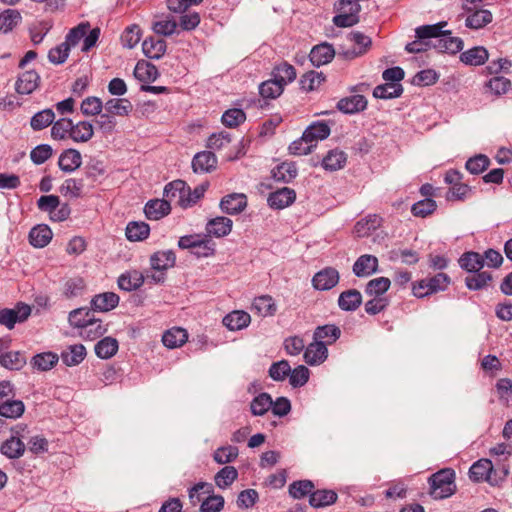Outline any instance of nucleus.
Listing matches in <instances>:
<instances>
[{"label": "nucleus", "mask_w": 512, "mask_h": 512, "mask_svg": "<svg viewBox=\"0 0 512 512\" xmlns=\"http://www.w3.org/2000/svg\"><path fill=\"white\" fill-rule=\"evenodd\" d=\"M455 473L452 469H443L429 478L430 494L434 499H445L455 493Z\"/></svg>", "instance_id": "f257e3e1"}, {"label": "nucleus", "mask_w": 512, "mask_h": 512, "mask_svg": "<svg viewBox=\"0 0 512 512\" xmlns=\"http://www.w3.org/2000/svg\"><path fill=\"white\" fill-rule=\"evenodd\" d=\"M446 26V22H439L434 25H423L416 28V40L408 43L405 50L409 53H419L433 47V36H437L441 32V28Z\"/></svg>", "instance_id": "f03ea898"}, {"label": "nucleus", "mask_w": 512, "mask_h": 512, "mask_svg": "<svg viewBox=\"0 0 512 512\" xmlns=\"http://www.w3.org/2000/svg\"><path fill=\"white\" fill-rule=\"evenodd\" d=\"M31 315V307L24 303H17L14 308L0 309V325L11 330L16 323L25 322Z\"/></svg>", "instance_id": "7ed1b4c3"}, {"label": "nucleus", "mask_w": 512, "mask_h": 512, "mask_svg": "<svg viewBox=\"0 0 512 512\" xmlns=\"http://www.w3.org/2000/svg\"><path fill=\"white\" fill-rule=\"evenodd\" d=\"M495 475L496 471H494L493 464L489 459L478 460L469 470L470 479L475 482L487 481L492 485H496L498 479L494 477Z\"/></svg>", "instance_id": "20e7f679"}, {"label": "nucleus", "mask_w": 512, "mask_h": 512, "mask_svg": "<svg viewBox=\"0 0 512 512\" xmlns=\"http://www.w3.org/2000/svg\"><path fill=\"white\" fill-rule=\"evenodd\" d=\"M432 46L439 52L455 54L462 50L463 41L459 37L451 35L450 31H443L437 36H433Z\"/></svg>", "instance_id": "39448f33"}, {"label": "nucleus", "mask_w": 512, "mask_h": 512, "mask_svg": "<svg viewBox=\"0 0 512 512\" xmlns=\"http://www.w3.org/2000/svg\"><path fill=\"white\" fill-rule=\"evenodd\" d=\"M340 275L336 268L325 267L318 271L312 278V285L316 290L327 291L339 283Z\"/></svg>", "instance_id": "423d86ee"}, {"label": "nucleus", "mask_w": 512, "mask_h": 512, "mask_svg": "<svg viewBox=\"0 0 512 512\" xmlns=\"http://www.w3.org/2000/svg\"><path fill=\"white\" fill-rule=\"evenodd\" d=\"M24 428L17 426L12 430L13 435L1 445V453L10 459H18L25 452V444L20 437H23Z\"/></svg>", "instance_id": "0eeeda50"}, {"label": "nucleus", "mask_w": 512, "mask_h": 512, "mask_svg": "<svg viewBox=\"0 0 512 512\" xmlns=\"http://www.w3.org/2000/svg\"><path fill=\"white\" fill-rule=\"evenodd\" d=\"M348 40L353 44L351 50L345 52L348 58H355L365 54L371 47V38L359 31H353L348 35Z\"/></svg>", "instance_id": "6e6552de"}, {"label": "nucleus", "mask_w": 512, "mask_h": 512, "mask_svg": "<svg viewBox=\"0 0 512 512\" xmlns=\"http://www.w3.org/2000/svg\"><path fill=\"white\" fill-rule=\"evenodd\" d=\"M328 356V349L324 342L314 340L304 351V360L308 365L314 366L323 363Z\"/></svg>", "instance_id": "1a4fd4ad"}, {"label": "nucleus", "mask_w": 512, "mask_h": 512, "mask_svg": "<svg viewBox=\"0 0 512 512\" xmlns=\"http://www.w3.org/2000/svg\"><path fill=\"white\" fill-rule=\"evenodd\" d=\"M217 167V158L211 151L198 152L192 159V169L195 173H210Z\"/></svg>", "instance_id": "9d476101"}, {"label": "nucleus", "mask_w": 512, "mask_h": 512, "mask_svg": "<svg viewBox=\"0 0 512 512\" xmlns=\"http://www.w3.org/2000/svg\"><path fill=\"white\" fill-rule=\"evenodd\" d=\"M39 83L40 76L36 71H25L18 77L15 89L18 94L28 95L38 88Z\"/></svg>", "instance_id": "9b49d317"}, {"label": "nucleus", "mask_w": 512, "mask_h": 512, "mask_svg": "<svg viewBox=\"0 0 512 512\" xmlns=\"http://www.w3.org/2000/svg\"><path fill=\"white\" fill-rule=\"evenodd\" d=\"M220 207L227 214L241 213L247 207V197L243 193H232L222 198Z\"/></svg>", "instance_id": "f8f14e48"}, {"label": "nucleus", "mask_w": 512, "mask_h": 512, "mask_svg": "<svg viewBox=\"0 0 512 512\" xmlns=\"http://www.w3.org/2000/svg\"><path fill=\"white\" fill-rule=\"evenodd\" d=\"M378 270V259L374 255H361L353 264V273L357 277H368Z\"/></svg>", "instance_id": "ddd939ff"}, {"label": "nucleus", "mask_w": 512, "mask_h": 512, "mask_svg": "<svg viewBox=\"0 0 512 512\" xmlns=\"http://www.w3.org/2000/svg\"><path fill=\"white\" fill-rule=\"evenodd\" d=\"M296 199V193L293 189L284 187L270 193L268 205L273 209H284L291 205Z\"/></svg>", "instance_id": "4468645a"}, {"label": "nucleus", "mask_w": 512, "mask_h": 512, "mask_svg": "<svg viewBox=\"0 0 512 512\" xmlns=\"http://www.w3.org/2000/svg\"><path fill=\"white\" fill-rule=\"evenodd\" d=\"M334 56L333 46L326 42L314 46L309 54L310 61L317 67L331 62Z\"/></svg>", "instance_id": "2eb2a0df"}, {"label": "nucleus", "mask_w": 512, "mask_h": 512, "mask_svg": "<svg viewBox=\"0 0 512 512\" xmlns=\"http://www.w3.org/2000/svg\"><path fill=\"white\" fill-rule=\"evenodd\" d=\"M233 222L230 218L220 216L213 218L206 224V232L208 236L217 238L228 235L232 230Z\"/></svg>", "instance_id": "dca6fc26"}, {"label": "nucleus", "mask_w": 512, "mask_h": 512, "mask_svg": "<svg viewBox=\"0 0 512 512\" xmlns=\"http://www.w3.org/2000/svg\"><path fill=\"white\" fill-rule=\"evenodd\" d=\"M82 164L81 153L76 149L64 150L58 159L59 168L64 172H73Z\"/></svg>", "instance_id": "f3484780"}, {"label": "nucleus", "mask_w": 512, "mask_h": 512, "mask_svg": "<svg viewBox=\"0 0 512 512\" xmlns=\"http://www.w3.org/2000/svg\"><path fill=\"white\" fill-rule=\"evenodd\" d=\"M176 256L172 250L157 251L150 257L151 268L158 271L164 272L175 265Z\"/></svg>", "instance_id": "a211bd4d"}, {"label": "nucleus", "mask_w": 512, "mask_h": 512, "mask_svg": "<svg viewBox=\"0 0 512 512\" xmlns=\"http://www.w3.org/2000/svg\"><path fill=\"white\" fill-rule=\"evenodd\" d=\"M367 100L363 95H352L342 98L337 103V108L346 114H355L365 110Z\"/></svg>", "instance_id": "6ab92c4d"}, {"label": "nucleus", "mask_w": 512, "mask_h": 512, "mask_svg": "<svg viewBox=\"0 0 512 512\" xmlns=\"http://www.w3.org/2000/svg\"><path fill=\"white\" fill-rule=\"evenodd\" d=\"M347 162V154L338 149H332L327 152V154L323 157L321 166L326 171H337L342 169Z\"/></svg>", "instance_id": "aec40b11"}, {"label": "nucleus", "mask_w": 512, "mask_h": 512, "mask_svg": "<svg viewBox=\"0 0 512 512\" xmlns=\"http://www.w3.org/2000/svg\"><path fill=\"white\" fill-rule=\"evenodd\" d=\"M171 205L168 200L154 199L147 202L144 208L145 215L150 220H159L168 215Z\"/></svg>", "instance_id": "412c9836"}, {"label": "nucleus", "mask_w": 512, "mask_h": 512, "mask_svg": "<svg viewBox=\"0 0 512 512\" xmlns=\"http://www.w3.org/2000/svg\"><path fill=\"white\" fill-rule=\"evenodd\" d=\"M61 360L66 366H76L86 357V348L82 344L68 346L61 352Z\"/></svg>", "instance_id": "4be33fe9"}, {"label": "nucleus", "mask_w": 512, "mask_h": 512, "mask_svg": "<svg viewBox=\"0 0 512 512\" xmlns=\"http://www.w3.org/2000/svg\"><path fill=\"white\" fill-rule=\"evenodd\" d=\"M336 9L340 12V14L334 16L333 23L337 27H350L357 23L358 17L357 14L359 11H352V7L348 5H340L338 1L336 3Z\"/></svg>", "instance_id": "5701e85b"}, {"label": "nucleus", "mask_w": 512, "mask_h": 512, "mask_svg": "<svg viewBox=\"0 0 512 512\" xmlns=\"http://www.w3.org/2000/svg\"><path fill=\"white\" fill-rule=\"evenodd\" d=\"M251 322L250 315L241 310L233 311L223 318V324L231 331L246 328Z\"/></svg>", "instance_id": "b1692460"}, {"label": "nucleus", "mask_w": 512, "mask_h": 512, "mask_svg": "<svg viewBox=\"0 0 512 512\" xmlns=\"http://www.w3.org/2000/svg\"><path fill=\"white\" fill-rule=\"evenodd\" d=\"M362 303V295L356 289L343 291L338 297V306L343 311H355Z\"/></svg>", "instance_id": "393cba45"}, {"label": "nucleus", "mask_w": 512, "mask_h": 512, "mask_svg": "<svg viewBox=\"0 0 512 512\" xmlns=\"http://www.w3.org/2000/svg\"><path fill=\"white\" fill-rule=\"evenodd\" d=\"M493 15L491 11L487 9H478L470 12L466 19L465 25L470 29H481L491 23Z\"/></svg>", "instance_id": "a878e982"}, {"label": "nucleus", "mask_w": 512, "mask_h": 512, "mask_svg": "<svg viewBox=\"0 0 512 512\" xmlns=\"http://www.w3.org/2000/svg\"><path fill=\"white\" fill-rule=\"evenodd\" d=\"M119 303V296L113 292H105L94 296L91 305L94 310L107 312L114 309Z\"/></svg>", "instance_id": "bb28decb"}, {"label": "nucleus", "mask_w": 512, "mask_h": 512, "mask_svg": "<svg viewBox=\"0 0 512 512\" xmlns=\"http://www.w3.org/2000/svg\"><path fill=\"white\" fill-rule=\"evenodd\" d=\"M142 50L150 59H160L166 52V42L160 38L149 37L142 43Z\"/></svg>", "instance_id": "cd10ccee"}, {"label": "nucleus", "mask_w": 512, "mask_h": 512, "mask_svg": "<svg viewBox=\"0 0 512 512\" xmlns=\"http://www.w3.org/2000/svg\"><path fill=\"white\" fill-rule=\"evenodd\" d=\"M188 340V333L185 329L174 327L166 331L162 336L164 346L169 349L181 347Z\"/></svg>", "instance_id": "c85d7f7f"}, {"label": "nucleus", "mask_w": 512, "mask_h": 512, "mask_svg": "<svg viewBox=\"0 0 512 512\" xmlns=\"http://www.w3.org/2000/svg\"><path fill=\"white\" fill-rule=\"evenodd\" d=\"M489 58L488 51L482 46H476L467 51L463 52L460 55V60L466 64L471 66H479L484 64Z\"/></svg>", "instance_id": "c756f323"}, {"label": "nucleus", "mask_w": 512, "mask_h": 512, "mask_svg": "<svg viewBox=\"0 0 512 512\" xmlns=\"http://www.w3.org/2000/svg\"><path fill=\"white\" fill-rule=\"evenodd\" d=\"M381 225V218L376 214H371L359 220L354 226V233L357 237L368 236Z\"/></svg>", "instance_id": "7c9ffc66"}, {"label": "nucleus", "mask_w": 512, "mask_h": 512, "mask_svg": "<svg viewBox=\"0 0 512 512\" xmlns=\"http://www.w3.org/2000/svg\"><path fill=\"white\" fill-rule=\"evenodd\" d=\"M53 233L47 225H38L29 233L30 244L37 248L45 247L52 239Z\"/></svg>", "instance_id": "2f4dec72"}, {"label": "nucleus", "mask_w": 512, "mask_h": 512, "mask_svg": "<svg viewBox=\"0 0 512 512\" xmlns=\"http://www.w3.org/2000/svg\"><path fill=\"white\" fill-rule=\"evenodd\" d=\"M330 134V127L324 122H316L310 125L303 133L304 140H308L310 144H314L319 140L326 139Z\"/></svg>", "instance_id": "473e14b6"}, {"label": "nucleus", "mask_w": 512, "mask_h": 512, "mask_svg": "<svg viewBox=\"0 0 512 512\" xmlns=\"http://www.w3.org/2000/svg\"><path fill=\"white\" fill-rule=\"evenodd\" d=\"M341 335V330L339 327L329 324L324 326H319L315 329L313 338L317 341H322L327 345H331L339 339Z\"/></svg>", "instance_id": "72a5a7b5"}, {"label": "nucleus", "mask_w": 512, "mask_h": 512, "mask_svg": "<svg viewBox=\"0 0 512 512\" xmlns=\"http://www.w3.org/2000/svg\"><path fill=\"white\" fill-rule=\"evenodd\" d=\"M251 309L260 316L266 317L273 316L276 313L277 307L271 296L263 295L254 299Z\"/></svg>", "instance_id": "f704fd0d"}, {"label": "nucleus", "mask_w": 512, "mask_h": 512, "mask_svg": "<svg viewBox=\"0 0 512 512\" xmlns=\"http://www.w3.org/2000/svg\"><path fill=\"white\" fill-rule=\"evenodd\" d=\"M144 283V276L141 272L133 270L126 274H122L118 279L120 289L125 291H133L140 288Z\"/></svg>", "instance_id": "c9c22d12"}, {"label": "nucleus", "mask_w": 512, "mask_h": 512, "mask_svg": "<svg viewBox=\"0 0 512 512\" xmlns=\"http://www.w3.org/2000/svg\"><path fill=\"white\" fill-rule=\"evenodd\" d=\"M107 113L117 116H127L133 109L132 103L125 98H112L104 105Z\"/></svg>", "instance_id": "e433bc0d"}, {"label": "nucleus", "mask_w": 512, "mask_h": 512, "mask_svg": "<svg viewBox=\"0 0 512 512\" xmlns=\"http://www.w3.org/2000/svg\"><path fill=\"white\" fill-rule=\"evenodd\" d=\"M158 75L156 66L149 62L139 61L134 68V76L141 82H153Z\"/></svg>", "instance_id": "4c0bfd02"}, {"label": "nucleus", "mask_w": 512, "mask_h": 512, "mask_svg": "<svg viewBox=\"0 0 512 512\" xmlns=\"http://www.w3.org/2000/svg\"><path fill=\"white\" fill-rule=\"evenodd\" d=\"M459 264L468 272H479L484 266V258L481 254L470 251L460 257Z\"/></svg>", "instance_id": "58836bf2"}, {"label": "nucleus", "mask_w": 512, "mask_h": 512, "mask_svg": "<svg viewBox=\"0 0 512 512\" xmlns=\"http://www.w3.org/2000/svg\"><path fill=\"white\" fill-rule=\"evenodd\" d=\"M94 135L93 125L87 121L72 123L70 138L75 142H87Z\"/></svg>", "instance_id": "ea45409f"}, {"label": "nucleus", "mask_w": 512, "mask_h": 512, "mask_svg": "<svg viewBox=\"0 0 512 512\" xmlns=\"http://www.w3.org/2000/svg\"><path fill=\"white\" fill-rule=\"evenodd\" d=\"M391 281L387 277H378L370 280L365 287L367 296L385 297L384 294L390 288Z\"/></svg>", "instance_id": "a19ab883"}, {"label": "nucleus", "mask_w": 512, "mask_h": 512, "mask_svg": "<svg viewBox=\"0 0 512 512\" xmlns=\"http://www.w3.org/2000/svg\"><path fill=\"white\" fill-rule=\"evenodd\" d=\"M0 364L9 370H20L26 364V357L19 351H9L0 356Z\"/></svg>", "instance_id": "79ce46f5"}, {"label": "nucleus", "mask_w": 512, "mask_h": 512, "mask_svg": "<svg viewBox=\"0 0 512 512\" xmlns=\"http://www.w3.org/2000/svg\"><path fill=\"white\" fill-rule=\"evenodd\" d=\"M403 87L399 83H385L378 85L373 90V96L380 99H392L401 96Z\"/></svg>", "instance_id": "37998d69"}, {"label": "nucleus", "mask_w": 512, "mask_h": 512, "mask_svg": "<svg viewBox=\"0 0 512 512\" xmlns=\"http://www.w3.org/2000/svg\"><path fill=\"white\" fill-rule=\"evenodd\" d=\"M25 406L21 400L7 399L0 404V415L5 418L16 419L24 413Z\"/></svg>", "instance_id": "c03bdc74"}, {"label": "nucleus", "mask_w": 512, "mask_h": 512, "mask_svg": "<svg viewBox=\"0 0 512 512\" xmlns=\"http://www.w3.org/2000/svg\"><path fill=\"white\" fill-rule=\"evenodd\" d=\"M118 351V342L115 338L105 337L95 345V353L101 359H109Z\"/></svg>", "instance_id": "a18cd8bd"}, {"label": "nucleus", "mask_w": 512, "mask_h": 512, "mask_svg": "<svg viewBox=\"0 0 512 512\" xmlns=\"http://www.w3.org/2000/svg\"><path fill=\"white\" fill-rule=\"evenodd\" d=\"M59 360V356L52 352H44L35 355L32 360L31 364L33 368L39 370V371H47L53 368Z\"/></svg>", "instance_id": "49530a36"}, {"label": "nucleus", "mask_w": 512, "mask_h": 512, "mask_svg": "<svg viewBox=\"0 0 512 512\" xmlns=\"http://www.w3.org/2000/svg\"><path fill=\"white\" fill-rule=\"evenodd\" d=\"M485 88L495 96H501L511 89V81L503 76H494L485 83Z\"/></svg>", "instance_id": "de8ad7c7"}, {"label": "nucleus", "mask_w": 512, "mask_h": 512, "mask_svg": "<svg viewBox=\"0 0 512 512\" xmlns=\"http://www.w3.org/2000/svg\"><path fill=\"white\" fill-rule=\"evenodd\" d=\"M273 78L284 87L288 83L294 81L296 78V70L292 65L287 62H283L274 68Z\"/></svg>", "instance_id": "09e8293b"}, {"label": "nucleus", "mask_w": 512, "mask_h": 512, "mask_svg": "<svg viewBox=\"0 0 512 512\" xmlns=\"http://www.w3.org/2000/svg\"><path fill=\"white\" fill-rule=\"evenodd\" d=\"M272 176L277 181L290 182L297 176L296 165L291 162H283L272 170Z\"/></svg>", "instance_id": "8fccbe9b"}, {"label": "nucleus", "mask_w": 512, "mask_h": 512, "mask_svg": "<svg viewBox=\"0 0 512 512\" xmlns=\"http://www.w3.org/2000/svg\"><path fill=\"white\" fill-rule=\"evenodd\" d=\"M22 17L18 10L7 9L0 13V32L7 33L18 25Z\"/></svg>", "instance_id": "3c124183"}, {"label": "nucleus", "mask_w": 512, "mask_h": 512, "mask_svg": "<svg viewBox=\"0 0 512 512\" xmlns=\"http://www.w3.org/2000/svg\"><path fill=\"white\" fill-rule=\"evenodd\" d=\"M106 331V326L100 320L94 319L92 317L86 327L80 331V336L84 339L92 341L103 336Z\"/></svg>", "instance_id": "603ef678"}, {"label": "nucleus", "mask_w": 512, "mask_h": 512, "mask_svg": "<svg viewBox=\"0 0 512 512\" xmlns=\"http://www.w3.org/2000/svg\"><path fill=\"white\" fill-rule=\"evenodd\" d=\"M186 195V183L182 180H175L168 183L164 188V196L169 202L173 199H177V203L180 205V200H184Z\"/></svg>", "instance_id": "864d4df0"}, {"label": "nucleus", "mask_w": 512, "mask_h": 512, "mask_svg": "<svg viewBox=\"0 0 512 512\" xmlns=\"http://www.w3.org/2000/svg\"><path fill=\"white\" fill-rule=\"evenodd\" d=\"M178 23L171 17H160L153 22V31L162 36H170L176 32Z\"/></svg>", "instance_id": "5fc2aeb1"}, {"label": "nucleus", "mask_w": 512, "mask_h": 512, "mask_svg": "<svg viewBox=\"0 0 512 512\" xmlns=\"http://www.w3.org/2000/svg\"><path fill=\"white\" fill-rule=\"evenodd\" d=\"M149 225L144 222H131L126 227V237L130 241H141L149 235Z\"/></svg>", "instance_id": "6e6d98bb"}, {"label": "nucleus", "mask_w": 512, "mask_h": 512, "mask_svg": "<svg viewBox=\"0 0 512 512\" xmlns=\"http://www.w3.org/2000/svg\"><path fill=\"white\" fill-rule=\"evenodd\" d=\"M337 494L333 490H317L311 493L309 502L313 507H324L333 504Z\"/></svg>", "instance_id": "4d7b16f0"}, {"label": "nucleus", "mask_w": 512, "mask_h": 512, "mask_svg": "<svg viewBox=\"0 0 512 512\" xmlns=\"http://www.w3.org/2000/svg\"><path fill=\"white\" fill-rule=\"evenodd\" d=\"M324 81L325 75L322 72L312 70L302 76L300 84L303 90L309 92L318 89Z\"/></svg>", "instance_id": "13d9d810"}, {"label": "nucleus", "mask_w": 512, "mask_h": 512, "mask_svg": "<svg viewBox=\"0 0 512 512\" xmlns=\"http://www.w3.org/2000/svg\"><path fill=\"white\" fill-rule=\"evenodd\" d=\"M141 29L139 25L132 24L125 28L121 35V43L123 47L132 49L134 48L141 39Z\"/></svg>", "instance_id": "bf43d9fd"}, {"label": "nucleus", "mask_w": 512, "mask_h": 512, "mask_svg": "<svg viewBox=\"0 0 512 512\" xmlns=\"http://www.w3.org/2000/svg\"><path fill=\"white\" fill-rule=\"evenodd\" d=\"M55 114L51 109H44L37 112L30 121L33 130H42L53 123Z\"/></svg>", "instance_id": "052dcab7"}, {"label": "nucleus", "mask_w": 512, "mask_h": 512, "mask_svg": "<svg viewBox=\"0 0 512 512\" xmlns=\"http://www.w3.org/2000/svg\"><path fill=\"white\" fill-rule=\"evenodd\" d=\"M238 477V472L233 466H225L215 475V483L219 488L229 487Z\"/></svg>", "instance_id": "680f3d73"}, {"label": "nucleus", "mask_w": 512, "mask_h": 512, "mask_svg": "<svg viewBox=\"0 0 512 512\" xmlns=\"http://www.w3.org/2000/svg\"><path fill=\"white\" fill-rule=\"evenodd\" d=\"M271 407L272 398L267 393H261L255 397L250 404L251 412L255 416L264 415Z\"/></svg>", "instance_id": "e2e57ef3"}, {"label": "nucleus", "mask_w": 512, "mask_h": 512, "mask_svg": "<svg viewBox=\"0 0 512 512\" xmlns=\"http://www.w3.org/2000/svg\"><path fill=\"white\" fill-rule=\"evenodd\" d=\"M284 87L274 78L263 82L259 86V93L263 98L274 99L280 96Z\"/></svg>", "instance_id": "0e129e2a"}, {"label": "nucleus", "mask_w": 512, "mask_h": 512, "mask_svg": "<svg viewBox=\"0 0 512 512\" xmlns=\"http://www.w3.org/2000/svg\"><path fill=\"white\" fill-rule=\"evenodd\" d=\"M92 319L91 312L85 308H78L69 313L68 321L71 326L81 328L86 327L89 321Z\"/></svg>", "instance_id": "69168bd1"}, {"label": "nucleus", "mask_w": 512, "mask_h": 512, "mask_svg": "<svg viewBox=\"0 0 512 512\" xmlns=\"http://www.w3.org/2000/svg\"><path fill=\"white\" fill-rule=\"evenodd\" d=\"M72 129V120L61 118L56 121L51 128V136L56 140H63L67 137L70 138Z\"/></svg>", "instance_id": "338daca9"}, {"label": "nucleus", "mask_w": 512, "mask_h": 512, "mask_svg": "<svg viewBox=\"0 0 512 512\" xmlns=\"http://www.w3.org/2000/svg\"><path fill=\"white\" fill-rule=\"evenodd\" d=\"M224 507V498L221 495L207 494L203 499L200 511L201 512H220Z\"/></svg>", "instance_id": "774afa93"}]
</instances>
